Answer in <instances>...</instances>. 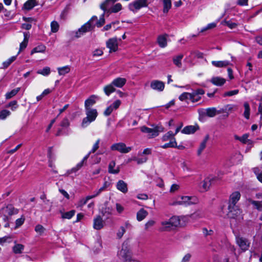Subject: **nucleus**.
Returning a JSON list of instances; mask_svg holds the SVG:
<instances>
[{
  "mask_svg": "<svg viewBox=\"0 0 262 262\" xmlns=\"http://www.w3.org/2000/svg\"><path fill=\"white\" fill-rule=\"evenodd\" d=\"M180 224L178 216H172L169 219H162L160 222V230L163 232H169L174 230Z\"/></svg>",
  "mask_w": 262,
  "mask_h": 262,
  "instance_id": "f257e3e1",
  "label": "nucleus"
},
{
  "mask_svg": "<svg viewBox=\"0 0 262 262\" xmlns=\"http://www.w3.org/2000/svg\"><path fill=\"white\" fill-rule=\"evenodd\" d=\"M97 17L93 16L85 24L82 25L77 31L75 32V36L76 38H79L83 36L86 32L93 30L95 27V24L94 23V20H97Z\"/></svg>",
  "mask_w": 262,
  "mask_h": 262,
  "instance_id": "f03ea898",
  "label": "nucleus"
},
{
  "mask_svg": "<svg viewBox=\"0 0 262 262\" xmlns=\"http://www.w3.org/2000/svg\"><path fill=\"white\" fill-rule=\"evenodd\" d=\"M86 117L82 119L81 126L87 127L91 122H94L97 116L98 112L95 108H85Z\"/></svg>",
  "mask_w": 262,
  "mask_h": 262,
  "instance_id": "7ed1b4c3",
  "label": "nucleus"
},
{
  "mask_svg": "<svg viewBox=\"0 0 262 262\" xmlns=\"http://www.w3.org/2000/svg\"><path fill=\"white\" fill-rule=\"evenodd\" d=\"M196 202V199L195 197L189 196H180L177 198L175 202H173L171 205H184L187 206L190 204H194Z\"/></svg>",
  "mask_w": 262,
  "mask_h": 262,
  "instance_id": "20e7f679",
  "label": "nucleus"
},
{
  "mask_svg": "<svg viewBox=\"0 0 262 262\" xmlns=\"http://www.w3.org/2000/svg\"><path fill=\"white\" fill-rule=\"evenodd\" d=\"M148 5V0H135L128 5L129 9L133 12H136L142 8Z\"/></svg>",
  "mask_w": 262,
  "mask_h": 262,
  "instance_id": "39448f33",
  "label": "nucleus"
},
{
  "mask_svg": "<svg viewBox=\"0 0 262 262\" xmlns=\"http://www.w3.org/2000/svg\"><path fill=\"white\" fill-rule=\"evenodd\" d=\"M110 148L113 151H118L122 154L128 153L132 149V147L126 146L125 144L123 142L113 144Z\"/></svg>",
  "mask_w": 262,
  "mask_h": 262,
  "instance_id": "423d86ee",
  "label": "nucleus"
},
{
  "mask_svg": "<svg viewBox=\"0 0 262 262\" xmlns=\"http://www.w3.org/2000/svg\"><path fill=\"white\" fill-rule=\"evenodd\" d=\"M151 154V149L149 148H147L144 149L142 152H139L138 154V156L139 157H141L140 158V157H133L132 160L137 162V163L138 164H142V163H145L148 160L147 157H146L145 156L143 157L142 155H150Z\"/></svg>",
  "mask_w": 262,
  "mask_h": 262,
  "instance_id": "0eeeda50",
  "label": "nucleus"
},
{
  "mask_svg": "<svg viewBox=\"0 0 262 262\" xmlns=\"http://www.w3.org/2000/svg\"><path fill=\"white\" fill-rule=\"evenodd\" d=\"M217 180L216 177L209 176L206 178L200 184V188L202 191H207L212 183Z\"/></svg>",
  "mask_w": 262,
  "mask_h": 262,
  "instance_id": "6e6552de",
  "label": "nucleus"
},
{
  "mask_svg": "<svg viewBox=\"0 0 262 262\" xmlns=\"http://www.w3.org/2000/svg\"><path fill=\"white\" fill-rule=\"evenodd\" d=\"M121 39H117L116 37L110 38L106 42V47L109 49L110 53L115 52L118 50L119 42Z\"/></svg>",
  "mask_w": 262,
  "mask_h": 262,
  "instance_id": "1a4fd4ad",
  "label": "nucleus"
},
{
  "mask_svg": "<svg viewBox=\"0 0 262 262\" xmlns=\"http://www.w3.org/2000/svg\"><path fill=\"white\" fill-rule=\"evenodd\" d=\"M118 256L123 260H128L130 258V252L126 244H123L122 249L118 252Z\"/></svg>",
  "mask_w": 262,
  "mask_h": 262,
  "instance_id": "9d476101",
  "label": "nucleus"
},
{
  "mask_svg": "<svg viewBox=\"0 0 262 262\" xmlns=\"http://www.w3.org/2000/svg\"><path fill=\"white\" fill-rule=\"evenodd\" d=\"M241 198V193L238 191L233 192L230 196L228 209H232L235 207L236 204Z\"/></svg>",
  "mask_w": 262,
  "mask_h": 262,
  "instance_id": "9b49d317",
  "label": "nucleus"
},
{
  "mask_svg": "<svg viewBox=\"0 0 262 262\" xmlns=\"http://www.w3.org/2000/svg\"><path fill=\"white\" fill-rule=\"evenodd\" d=\"M232 209H228L229 212L228 215L229 217L240 220L243 219L242 211L239 209L237 206L235 207H233Z\"/></svg>",
  "mask_w": 262,
  "mask_h": 262,
  "instance_id": "f8f14e48",
  "label": "nucleus"
},
{
  "mask_svg": "<svg viewBox=\"0 0 262 262\" xmlns=\"http://www.w3.org/2000/svg\"><path fill=\"white\" fill-rule=\"evenodd\" d=\"M100 99V97L98 95H92L90 96L84 102L85 108H92L93 106Z\"/></svg>",
  "mask_w": 262,
  "mask_h": 262,
  "instance_id": "ddd939ff",
  "label": "nucleus"
},
{
  "mask_svg": "<svg viewBox=\"0 0 262 262\" xmlns=\"http://www.w3.org/2000/svg\"><path fill=\"white\" fill-rule=\"evenodd\" d=\"M120 104V100H117L115 101L111 105L105 109L103 113L104 115L105 116H110L114 110H117L119 107Z\"/></svg>",
  "mask_w": 262,
  "mask_h": 262,
  "instance_id": "4468645a",
  "label": "nucleus"
},
{
  "mask_svg": "<svg viewBox=\"0 0 262 262\" xmlns=\"http://www.w3.org/2000/svg\"><path fill=\"white\" fill-rule=\"evenodd\" d=\"M205 94V91L202 89H197L191 93V102L195 103L200 101L201 99V96Z\"/></svg>",
  "mask_w": 262,
  "mask_h": 262,
  "instance_id": "2eb2a0df",
  "label": "nucleus"
},
{
  "mask_svg": "<svg viewBox=\"0 0 262 262\" xmlns=\"http://www.w3.org/2000/svg\"><path fill=\"white\" fill-rule=\"evenodd\" d=\"M141 130L143 133L147 134L148 137L149 138L157 137L159 135V131L157 128H150L146 126H142L141 128Z\"/></svg>",
  "mask_w": 262,
  "mask_h": 262,
  "instance_id": "dca6fc26",
  "label": "nucleus"
},
{
  "mask_svg": "<svg viewBox=\"0 0 262 262\" xmlns=\"http://www.w3.org/2000/svg\"><path fill=\"white\" fill-rule=\"evenodd\" d=\"M236 240L237 245L242 250L246 251L248 249L249 243L246 238L240 236H237Z\"/></svg>",
  "mask_w": 262,
  "mask_h": 262,
  "instance_id": "f3484780",
  "label": "nucleus"
},
{
  "mask_svg": "<svg viewBox=\"0 0 262 262\" xmlns=\"http://www.w3.org/2000/svg\"><path fill=\"white\" fill-rule=\"evenodd\" d=\"M199 112L206 115L209 117H214L217 114V109L215 107H210L206 109L199 110Z\"/></svg>",
  "mask_w": 262,
  "mask_h": 262,
  "instance_id": "a211bd4d",
  "label": "nucleus"
},
{
  "mask_svg": "<svg viewBox=\"0 0 262 262\" xmlns=\"http://www.w3.org/2000/svg\"><path fill=\"white\" fill-rule=\"evenodd\" d=\"M132 228V225L130 224L129 222L127 221L124 223L123 226H122L120 227L118 232H117V237L118 238L120 239L122 238L124 233L126 231V229H130Z\"/></svg>",
  "mask_w": 262,
  "mask_h": 262,
  "instance_id": "6ab92c4d",
  "label": "nucleus"
},
{
  "mask_svg": "<svg viewBox=\"0 0 262 262\" xmlns=\"http://www.w3.org/2000/svg\"><path fill=\"white\" fill-rule=\"evenodd\" d=\"M164 83L158 80H152L150 83V87L152 89L158 91H162L164 89Z\"/></svg>",
  "mask_w": 262,
  "mask_h": 262,
  "instance_id": "aec40b11",
  "label": "nucleus"
},
{
  "mask_svg": "<svg viewBox=\"0 0 262 262\" xmlns=\"http://www.w3.org/2000/svg\"><path fill=\"white\" fill-rule=\"evenodd\" d=\"M104 222L100 215H97L94 219L93 227L96 230H100L103 227Z\"/></svg>",
  "mask_w": 262,
  "mask_h": 262,
  "instance_id": "412c9836",
  "label": "nucleus"
},
{
  "mask_svg": "<svg viewBox=\"0 0 262 262\" xmlns=\"http://www.w3.org/2000/svg\"><path fill=\"white\" fill-rule=\"evenodd\" d=\"M210 82H211L213 85H215L216 86H220L223 85H224L226 80L225 78L219 77V76H215L211 78V79L210 80Z\"/></svg>",
  "mask_w": 262,
  "mask_h": 262,
  "instance_id": "4be33fe9",
  "label": "nucleus"
},
{
  "mask_svg": "<svg viewBox=\"0 0 262 262\" xmlns=\"http://www.w3.org/2000/svg\"><path fill=\"white\" fill-rule=\"evenodd\" d=\"M38 4L36 0H28L23 5V9L30 10Z\"/></svg>",
  "mask_w": 262,
  "mask_h": 262,
  "instance_id": "5701e85b",
  "label": "nucleus"
},
{
  "mask_svg": "<svg viewBox=\"0 0 262 262\" xmlns=\"http://www.w3.org/2000/svg\"><path fill=\"white\" fill-rule=\"evenodd\" d=\"M117 189L123 193H126L128 191L127 185L123 180H119L116 184Z\"/></svg>",
  "mask_w": 262,
  "mask_h": 262,
  "instance_id": "b1692460",
  "label": "nucleus"
},
{
  "mask_svg": "<svg viewBox=\"0 0 262 262\" xmlns=\"http://www.w3.org/2000/svg\"><path fill=\"white\" fill-rule=\"evenodd\" d=\"M126 82V80L124 78L118 77L113 80L112 83L114 86L121 88L123 87Z\"/></svg>",
  "mask_w": 262,
  "mask_h": 262,
  "instance_id": "393cba45",
  "label": "nucleus"
},
{
  "mask_svg": "<svg viewBox=\"0 0 262 262\" xmlns=\"http://www.w3.org/2000/svg\"><path fill=\"white\" fill-rule=\"evenodd\" d=\"M211 63L216 68H225L231 64L230 62L228 60L212 61Z\"/></svg>",
  "mask_w": 262,
  "mask_h": 262,
  "instance_id": "a878e982",
  "label": "nucleus"
},
{
  "mask_svg": "<svg viewBox=\"0 0 262 262\" xmlns=\"http://www.w3.org/2000/svg\"><path fill=\"white\" fill-rule=\"evenodd\" d=\"M167 34L161 35L158 37L157 42L161 48H165L167 46Z\"/></svg>",
  "mask_w": 262,
  "mask_h": 262,
  "instance_id": "bb28decb",
  "label": "nucleus"
},
{
  "mask_svg": "<svg viewBox=\"0 0 262 262\" xmlns=\"http://www.w3.org/2000/svg\"><path fill=\"white\" fill-rule=\"evenodd\" d=\"M209 135H207L205 137L203 140L200 143V145L197 151L198 156H199L202 154V151L204 150V149L205 148V147L206 146V143H207L208 140H209Z\"/></svg>",
  "mask_w": 262,
  "mask_h": 262,
  "instance_id": "cd10ccee",
  "label": "nucleus"
},
{
  "mask_svg": "<svg viewBox=\"0 0 262 262\" xmlns=\"http://www.w3.org/2000/svg\"><path fill=\"white\" fill-rule=\"evenodd\" d=\"M198 129V126L194 125H188L185 126L182 130V133L185 134H191L194 133Z\"/></svg>",
  "mask_w": 262,
  "mask_h": 262,
  "instance_id": "c85d7f7f",
  "label": "nucleus"
},
{
  "mask_svg": "<svg viewBox=\"0 0 262 262\" xmlns=\"http://www.w3.org/2000/svg\"><path fill=\"white\" fill-rule=\"evenodd\" d=\"M148 215V212L145 209H140L137 213V220L140 222L144 220Z\"/></svg>",
  "mask_w": 262,
  "mask_h": 262,
  "instance_id": "c756f323",
  "label": "nucleus"
},
{
  "mask_svg": "<svg viewBox=\"0 0 262 262\" xmlns=\"http://www.w3.org/2000/svg\"><path fill=\"white\" fill-rule=\"evenodd\" d=\"M116 163L114 161H111L108 167V171L110 173L112 174H117L120 171L119 167H118L116 169H114V167L115 166Z\"/></svg>",
  "mask_w": 262,
  "mask_h": 262,
  "instance_id": "7c9ffc66",
  "label": "nucleus"
},
{
  "mask_svg": "<svg viewBox=\"0 0 262 262\" xmlns=\"http://www.w3.org/2000/svg\"><path fill=\"white\" fill-rule=\"evenodd\" d=\"M57 70L59 75L63 76L70 72L71 67L70 66H66L62 67H59L57 69Z\"/></svg>",
  "mask_w": 262,
  "mask_h": 262,
  "instance_id": "2f4dec72",
  "label": "nucleus"
},
{
  "mask_svg": "<svg viewBox=\"0 0 262 262\" xmlns=\"http://www.w3.org/2000/svg\"><path fill=\"white\" fill-rule=\"evenodd\" d=\"M191 95L190 93L184 92L179 97V99L181 101H186L188 103L189 101L191 102Z\"/></svg>",
  "mask_w": 262,
  "mask_h": 262,
  "instance_id": "473e14b6",
  "label": "nucleus"
},
{
  "mask_svg": "<svg viewBox=\"0 0 262 262\" xmlns=\"http://www.w3.org/2000/svg\"><path fill=\"white\" fill-rule=\"evenodd\" d=\"M3 211L5 213L10 215L17 213V210L11 205H8L7 207L3 208Z\"/></svg>",
  "mask_w": 262,
  "mask_h": 262,
  "instance_id": "72a5a7b5",
  "label": "nucleus"
},
{
  "mask_svg": "<svg viewBox=\"0 0 262 262\" xmlns=\"http://www.w3.org/2000/svg\"><path fill=\"white\" fill-rule=\"evenodd\" d=\"M104 92L105 94L107 96H110V95L114 92L116 90L115 88H114V85L112 83H111L110 84H108L106 86H105L103 88Z\"/></svg>",
  "mask_w": 262,
  "mask_h": 262,
  "instance_id": "f704fd0d",
  "label": "nucleus"
},
{
  "mask_svg": "<svg viewBox=\"0 0 262 262\" xmlns=\"http://www.w3.org/2000/svg\"><path fill=\"white\" fill-rule=\"evenodd\" d=\"M164 13H167L171 8V0H163Z\"/></svg>",
  "mask_w": 262,
  "mask_h": 262,
  "instance_id": "c9c22d12",
  "label": "nucleus"
},
{
  "mask_svg": "<svg viewBox=\"0 0 262 262\" xmlns=\"http://www.w3.org/2000/svg\"><path fill=\"white\" fill-rule=\"evenodd\" d=\"M46 47L43 45H40L35 48H33L31 52V54L32 55L35 53H43L45 51Z\"/></svg>",
  "mask_w": 262,
  "mask_h": 262,
  "instance_id": "e433bc0d",
  "label": "nucleus"
},
{
  "mask_svg": "<svg viewBox=\"0 0 262 262\" xmlns=\"http://www.w3.org/2000/svg\"><path fill=\"white\" fill-rule=\"evenodd\" d=\"M24 39L23 41H22L20 43L19 51L18 52V54L20 53L21 50H24V49H25L27 47V44H28V36L27 34L26 33H24Z\"/></svg>",
  "mask_w": 262,
  "mask_h": 262,
  "instance_id": "4c0bfd02",
  "label": "nucleus"
},
{
  "mask_svg": "<svg viewBox=\"0 0 262 262\" xmlns=\"http://www.w3.org/2000/svg\"><path fill=\"white\" fill-rule=\"evenodd\" d=\"M175 134H173L172 132L169 131L166 134H165L162 138V140L163 141H166L168 140H170V141H173V139H175L174 136Z\"/></svg>",
  "mask_w": 262,
  "mask_h": 262,
  "instance_id": "58836bf2",
  "label": "nucleus"
},
{
  "mask_svg": "<svg viewBox=\"0 0 262 262\" xmlns=\"http://www.w3.org/2000/svg\"><path fill=\"white\" fill-rule=\"evenodd\" d=\"M105 12L104 11L103 13L101 15L99 20H98V18H97V20H94V23L95 24V26L97 27H100L102 25H103L105 23V19L104 18Z\"/></svg>",
  "mask_w": 262,
  "mask_h": 262,
  "instance_id": "ea45409f",
  "label": "nucleus"
},
{
  "mask_svg": "<svg viewBox=\"0 0 262 262\" xmlns=\"http://www.w3.org/2000/svg\"><path fill=\"white\" fill-rule=\"evenodd\" d=\"M183 57V54H180L173 57V61L174 64L178 67L180 68L182 66L181 60Z\"/></svg>",
  "mask_w": 262,
  "mask_h": 262,
  "instance_id": "a19ab883",
  "label": "nucleus"
},
{
  "mask_svg": "<svg viewBox=\"0 0 262 262\" xmlns=\"http://www.w3.org/2000/svg\"><path fill=\"white\" fill-rule=\"evenodd\" d=\"M20 91V88H17L16 89H13L9 92H8L6 94L5 97L7 99H9L15 96L17 93Z\"/></svg>",
  "mask_w": 262,
  "mask_h": 262,
  "instance_id": "79ce46f5",
  "label": "nucleus"
},
{
  "mask_svg": "<svg viewBox=\"0 0 262 262\" xmlns=\"http://www.w3.org/2000/svg\"><path fill=\"white\" fill-rule=\"evenodd\" d=\"M24 249V246L19 244H17L14 245V246L13 247V251L15 254H19L22 252Z\"/></svg>",
  "mask_w": 262,
  "mask_h": 262,
  "instance_id": "37998d69",
  "label": "nucleus"
},
{
  "mask_svg": "<svg viewBox=\"0 0 262 262\" xmlns=\"http://www.w3.org/2000/svg\"><path fill=\"white\" fill-rule=\"evenodd\" d=\"M71 10L70 5H68L66 6V7L64 8V9L62 10V11L61 13V14L60 15V18L62 19H65L69 13L70 11Z\"/></svg>",
  "mask_w": 262,
  "mask_h": 262,
  "instance_id": "c03bdc74",
  "label": "nucleus"
},
{
  "mask_svg": "<svg viewBox=\"0 0 262 262\" xmlns=\"http://www.w3.org/2000/svg\"><path fill=\"white\" fill-rule=\"evenodd\" d=\"M51 73L50 68L48 67L43 68L42 70H39L37 71L38 74L42 75L44 76H48Z\"/></svg>",
  "mask_w": 262,
  "mask_h": 262,
  "instance_id": "a18cd8bd",
  "label": "nucleus"
},
{
  "mask_svg": "<svg viewBox=\"0 0 262 262\" xmlns=\"http://www.w3.org/2000/svg\"><path fill=\"white\" fill-rule=\"evenodd\" d=\"M17 55L13 56L9 58L6 61L3 62V66L4 69L7 68L14 61H15L16 59Z\"/></svg>",
  "mask_w": 262,
  "mask_h": 262,
  "instance_id": "49530a36",
  "label": "nucleus"
},
{
  "mask_svg": "<svg viewBox=\"0 0 262 262\" xmlns=\"http://www.w3.org/2000/svg\"><path fill=\"white\" fill-rule=\"evenodd\" d=\"M177 143L176 139H173V141H170L169 143L164 144L161 146L162 148H167L169 147H177Z\"/></svg>",
  "mask_w": 262,
  "mask_h": 262,
  "instance_id": "de8ad7c7",
  "label": "nucleus"
},
{
  "mask_svg": "<svg viewBox=\"0 0 262 262\" xmlns=\"http://www.w3.org/2000/svg\"><path fill=\"white\" fill-rule=\"evenodd\" d=\"M244 106L245 108L244 116L247 119H249V117H250V106L247 102H245L244 104Z\"/></svg>",
  "mask_w": 262,
  "mask_h": 262,
  "instance_id": "09e8293b",
  "label": "nucleus"
},
{
  "mask_svg": "<svg viewBox=\"0 0 262 262\" xmlns=\"http://www.w3.org/2000/svg\"><path fill=\"white\" fill-rule=\"evenodd\" d=\"M75 211L74 210H71L68 212H66L62 213V218L71 219L75 214Z\"/></svg>",
  "mask_w": 262,
  "mask_h": 262,
  "instance_id": "8fccbe9b",
  "label": "nucleus"
},
{
  "mask_svg": "<svg viewBox=\"0 0 262 262\" xmlns=\"http://www.w3.org/2000/svg\"><path fill=\"white\" fill-rule=\"evenodd\" d=\"M11 115V112L7 110H3L0 112V119L5 120Z\"/></svg>",
  "mask_w": 262,
  "mask_h": 262,
  "instance_id": "3c124183",
  "label": "nucleus"
},
{
  "mask_svg": "<svg viewBox=\"0 0 262 262\" xmlns=\"http://www.w3.org/2000/svg\"><path fill=\"white\" fill-rule=\"evenodd\" d=\"M251 204H252L255 208H256L259 211H262V201H256L250 200L249 201Z\"/></svg>",
  "mask_w": 262,
  "mask_h": 262,
  "instance_id": "603ef678",
  "label": "nucleus"
},
{
  "mask_svg": "<svg viewBox=\"0 0 262 262\" xmlns=\"http://www.w3.org/2000/svg\"><path fill=\"white\" fill-rule=\"evenodd\" d=\"M59 28V25L56 21H53L51 23V29L52 33L57 32Z\"/></svg>",
  "mask_w": 262,
  "mask_h": 262,
  "instance_id": "864d4df0",
  "label": "nucleus"
},
{
  "mask_svg": "<svg viewBox=\"0 0 262 262\" xmlns=\"http://www.w3.org/2000/svg\"><path fill=\"white\" fill-rule=\"evenodd\" d=\"M52 91L50 89H45L42 93L39 96L36 97V100L37 101L41 100L46 95L49 94Z\"/></svg>",
  "mask_w": 262,
  "mask_h": 262,
  "instance_id": "5fc2aeb1",
  "label": "nucleus"
},
{
  "mask_svg": "<svg viewBox=\"0 0 262 262\" xmlns=\"http://www.w3.org/2000/svg\"><path fill=\"white\" fill-rule=\"evenodd\" d=\"M249 135L247 134H244L242 137L240 138V141L244 143H252V141L248 139Z\"/></svg>",
  "mask_w": 262,
  "mask_h": 262,
  "instance_id": "6e6d98bb",
  "label": "nucleus"
},
{
  "mask_svg": "<svg viewBox=\"0 0 262 262\" xmlns=\"http://www.w3.org/2000/svg\"><path fill=\"white\" fill-rule=\"evenodd\" d=\"M46 229L41 225H37L35 227V231L39 234V235H42L45 231Z\"/></svg>",
  "mask_w": 262,
  "mask_h": 262,
  "instance_id": "4d7b16f0",
  "label": "nucleus"
},
{
  "mask_svg": "<svg viewBox=\"0 0 262 262\" xmlns=\"http://www.w3.org/2000/svg\"><path fill=\"white\" fill-rule=\"evenodd\" d=\"M216 26V23H212L208 24L206 27L202 28L200 32H203L208 30L212 29L215 28Z\"/></svg>",
  "mask_w": 262,
  "mask_h": 262,
  "instance_id": "13d9d810",
  "label": "nucleus"
},
{
  "mask_svg": "<svg viewBox=\"0 0 262 262\" xmlns=\"http://www.w3.org/2000/svg\"><path fill=\"white\" fill-rule=\"evenodd\" d=\"M117 0H105L103 3H102L100 5V8L103 11H105L106 10L107 8L108 7V4L110 2L114 3L116 2Z\"/></svg>",
  "mask_w": 262,
  "mask_h": 262,
  "instance_id": "bf43d9fd",
  "label": "nucleus"
},
{
  "mask_svg": "<svg viewBox=\"0 0 262 262\" xmlns=\"http://www.w3.org/2000/svg\"><path fill=\"white\" fill-rule=\"evenodd\" d=\"M122 9V5L120 3H117L113 6L111 9V12L117 13Z\"/></svg>",
  "mask_w": 262,
  "mask_h": 262,
  "instance_id": "052dcab7",
  "label": "nucleus"
},
{
  "mask_svg": "<svg viewBox=\"0 0 262 262\" xmlns=\"http://www.w3.org/2000/svg\"><path fill=\"white\" fill-rule=\"evenodd\" d=\"M239 92L238 90H234L225 92L223 96L224 97H230L233 95H237Z\"/></svg>",
  "mask_w": 262,
  "mask_h": 262,
  "instance_id": "680f3d73",
  "label": "nucleus"
},
{
  "mask_svg": "<svg viewBox=\"0 0 262 262\" xmlns=\"http://www.w3.org/2000/svg\"><path fill=\"white\" fill-rule=\"evenodd\" d=\"M223 24L227 26L230 29L235 28L237 26V24L233 23L230 20H225L224 22H223Z\"/></svg>",
  "mask_w": 262,
  "mask_h": 262,
  "instance_id": "e2e57ef3",
  "label": "nucleus"
},
{
  "mask_svg": "<svg viewBox=\"0 0 262 262\" xmlns=\"http://www.w3.org/2000/svg\"><path fill=\"white\" fill-rule=\"evenodd\" d=\"M89 157V154L85 156L82 160L79 162L75 166L79 170L84 165V163L86 161Z\"/></svg>",
  "mask_w": 262,
  "mask_h": 262,
  "instance_id": "0e129e2a",
  "label": "nucleus"
},
{
  "mask_svg": "<svg viewBox=\"0 0 262 262\" xmlns=\"http://www.w3.org/2000/svg\"><path fill=\"white\" fill-rule=\"evenodd\" d=\"M225 111H226V114L224 115L225 117H227L229 116V114L231 112L234 107V105L232 104H227L224 106Z\"/></svg>",
  "mask_w": 262,
  "mask_h": 262,
  "instance_id": "69168bd1",
  "label": "nucleus"
},
{
  "mask_svg": "<svg viewBox=\"0 0 262 262\" xmlns=\"http://www.w3.org/2000/svg\"><path fill=\"white\" fill-rule=\"evenodd\" d=\"M100 142V139H98L95 143L93 145V147L90 152L88 154H90L91 153H94L98 148L99 147V143Z\"/></svg>",
  "mask_w": 262,
  "mask_h": 262,
  "instance_id": "338daca9",
  "label": "nucleus"
},
{
  "mask_svg": "<svg viewBox=\"0 0 262 262\" xmlns=\"http://www.w3.org/2000/svg\"><path fill=\"white\" fill-rule=\"evenodd\" d=\"M258 113L260 114L259 125H262V98L260 99V102L258 106Z\"/></svg>",
  "mask_w": 262,
  "mask_h": 262,
  "instance_id": "774afa93",
  "label": "nucleus"
}]
</instances>
